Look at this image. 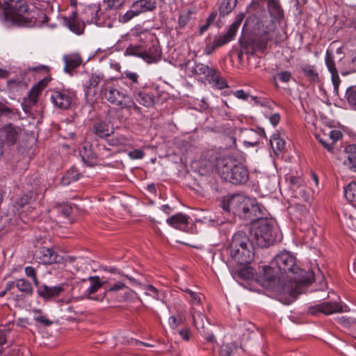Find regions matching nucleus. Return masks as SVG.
Listing matches in <instances>:
<instances>
[{"label": "nucleus", "mask_w": 356, "mask_h": 356, "mask_svg": "<svg viewBox=\"0 0 356 356\" xmlns=\"http://www.w3.org/2000/svg\"><path fill=\"white\" fill-rule=\"evenodd\" d=\"M104 96L111 104L122 108H131L134 105L136 108H138V106L134 104V102L131 100L127 94L115 87L106 88L104 91Z\"/></svg>", "instance_id": "obj_8"}, {"label": "nucleus", "mask_w": 356, "mask_h": 356, "mask_svg": "<svg viewBox=\"0 0 356 356\" xmlns=\"http://www.w3.org/2000/svg\"><path fill=\"white\" fill-rule=\"evenodd\" d=\"M7 87L13 94L20 93L26 88V84L22 79L17 78L7 81Z\"/></svg>", "instance_id": "obj_23"}, {"label": "nucleus", "mask_w": 356, "mask_h": 356, "mask_svg": "<svg viewBox=\"0 0 356 356\" xmlns=\"http://www.w3.org/2000/svg\"><path fill=\"white\" fill-rule=\"evenodd\" d=\"M193 320L194 325L200 334L205 337L207 341L211 343L215 341V337L213 333L210 332V323L204 314L200 312L194 311Z\"/></svg>", "instance_id": "obj_11"}, {"label": "nucleus", "mask_w": 356, "mask_h": 356, "mask_svg": "<svg viewBox=\"0 0 356 356\" xmlns=\"http://www.w3.org/2000/svg\"><path fill=\"white\" fill-rule=\"evenodd\" d=\"M244 17L245 14L243 13H239L236 16L234 22L229 28L231 30V32H234L236 34Z\"/></svg>", "instance_id": "obj_44"}, {"label": "nucleus", "mask_w": 356, "mask_h": 356, "mask_svg": "<svg viewBox=\"0 0 356 356\" xmlns=\"http://www.w3.org/2000/svg\"><path fill=\"white\" fill-rule=\"evenodd\" d=\"M36 197L37 194L35 192L30 191L21 196L18 199L17 204L19 205L20 207H23L25 205L31 204V202H34L36 200Z\"/></svg>", "instance_id": "obj_36"}, {"label": "nucleus", "mask_w": 356, "mask_h": 356, "mask_svg": "<svg viewBox=\"0 0 356 356\" xmlns=\"http://www.w3.org/2000/svg\"><path fill=\"white\" fill-rule=\"evenodd\" d=\"M207 81L218 89H223L227 87L226 81L220 76L216 70H213V73L211 74Z\"/></svg>", "instance_id": "obj_30"}, {"label": "nucleus", "mask_w": 356, "mask_h": 356, "mask_svg": "<svg viewBox=\"0 0 356 356\" xmlns=\"http://www.w3.org/2000/svg\"><path fill=\"white\" fill-rule=\"evenodd\" d=\"M217 48H218V46H217L216 42L213 41V42L207 44L204 49V53L207 55L211 54Z\"/></svg>", "instance_id": "obj_58"}, {"label": "nucleus", "mask_w": 356, "mask_h": 356, "mask_svg": "<svg viewBox=\"0 0 356 356\" xmlns=\"http://www.w3.org/2000/svg\"><path fill=\"white\" fill-rule=\"evenodd\" d=\"M155 8L156 3L152 0H138L131 4V10L120 16L119 20L121 23L125 24L141 13L153 11Z\"/></svg>", "instance_id": "obj_7"}, {"label": "nucleus", "mask_w": 356, "mask_h": 356, "mask_svg": "<svg viewBox=\"0 0 356 356\" xmlns=\"http://www.w3.org/2000/svg\"><path fill=\"white\" fill-rule=\"evenodd\" d=\"M129 156L131 159H140L145 156V153L142 149H136L129 152Z\"/></svg>", "instance_id": "obj_56"}, {"label": "nucleus", "mask_w": 356, "mask_h": 356, "mask_svg": "<svg viewBox=\"0 0 356 356\" xmlns=\"http://www.w3.org/2000/svg\"><path fill=\"white\" fill-rule=\"evenodd\" d=\"M191 18V12L190 11H186L180 14L179 17V28L184 27L187 23L189 22Z\"/></svg>", "instance_id": "obj_51"}, {"label": "nucleus", "mask_w": 356, "mask_h": 356, "mask_svg": "<svg viewBox=\"0 0 356 356\" xmlns=\"http://www.w3.org/2000/svg\"><path fill=\"white\" fill-rule=\"evenodd\" d=\"M235 33L234 32H231V30L229 29L227 33L223 35H218L215 38L214 42L218 46V47H222L234 39L235 36Z\"/></svg>", "instance_id": "obj_34"}, {"label": "nucleus", "mask_w": 356, "mask_h": 356, "mask_svg": "<svg viewBox=\"0 0 356 356\" xmlns=\"http://www.w3.org/2000/svg\"><path fill=\"white\" fill-rule=\"evenodd\" d=\"M134 97L138 102L146 107L153 106L155 104L154 96L149 95L143 90H136Z\"/></svg>", "instance_id": "obj_20"}, {"label": "nucleus", "mask_w": 356, "mask_h": 356, "mask_svg": "<svg viewBox=\"0 0 356 356\" xmlns=\"http://www.w3.org/2000/svg\"><path fill=\"white\" fill-rule=\"evenodd\" d=\"M270 123L274 126H277L280 121V115L278 113H275L269 118Z\"/></svg>", "instance_id": "obj_62"}, {"label": "nucleus", "mask_w": 356, "mask_h": 356, "mask_svg": "<svg viewBox=\"0 0 356 356\" xmlns=\"http://www.w3.org/2000/svg\"><path fill=\"white\" fill-rule=\"evenodd\" d=\"M270 143L275 154H278L282 152L285 147V141L280 138L279 134H274L270 139Z\"/></svg>", "instance_id": "obj_25"}, {"label": "nucleus", "mask_w": 356, "mask_h": 356, "mask_svg": "<svg viewBox=\"0 0 356 356\" xmlns=\"http://www.w3.org/2000/svg\"><path fill=\"white\" fill-rule=\"evenodd\" d=\"M63 291V288L60 286H47L44 285L38 290V294L44 298H50L58 296Z\"/></svg>", "instance_id": "obj_22"}, {"label": "nucleus", "mask_w": 356, "mask_h": 356, "mask_svg": "<svg viewBox=\"0 0 356 356\" xmlns=\"http://www.w3.org/2000/svg\"><path fill=\"white\" fill-rule=\"evenodd\" d=\"M93 130L95 134L99 138L107 137L113 132L109 125L102 122L94 124Z\"/></svg>", "instance_id": "obj_24"}, {"label": "nucleus", "mask_w": 356, "mask_h": 356, "mask_svg": "<svg viewBox=\"0 0 356 356\" xmlns=\"http://www.w3.org/2000/svg\"><path fill=\"white\" fill-rule=\"evenodd\" d=\"M217 170L224 180L234 185L243 184L249 179L248 168L234 158L226 157L218 160Z\"/></svg>", "instance_id": "obj_3"}, {"label": "nucleus", "mask_w": 356, "mask_h": 356, "mask_svg": "<svg viewBox=\"0 0 356 356\" xmlns=\"http://www.w3.org/2000/svg\"><path fill=\"white\" fill-rule=\"evenodd\" d=\"M33 312L36 314H38L39 315L38 316H34V320L44 325V326H50L53 324V322L51 321H50L49 319H48L45 316H42L41 315V310L40 309H35L33 310Z\"/></svg>", "instance_id": "obj_43"}, {"label": "nucleus", "mask_w": 356, "mask_h": 356, "mask_svg": "<svg viewBox=\"0 0 356 356\" xmlns=\"http://www.w3.org/2000/svg\"><path fill=\"white\" fill-rule=\"evenodd\" d=\"M124 289H127V286L122 282H118L115 283L113 285L111 286L108 289H106L105 294L108 292H113L121 291Z\"/></svg>", "instance_id": "obj_54"}, {"label": "nucleus", "mask_w": 356, "mask_h": 356, "mask_svg": "<svg viewBox=\"0 0 356 356\" xmlns=\"http://www.w3.org/2000/svg\"><path fill=\"white\" fill-rule=\"evenodd\" d=\"M76 99V93L72 90L64 89L52 92V103L60 109H67Z\"/></svg>", "instance_id": "obj_10"}, {"label": "nucleus", "mask_w": 356, "mask_h": 356, "mask_svg": "<svg viewBox=\"0 0 356 356\" xmlns=\"http://www.w3.org/2000/svg\"><path fill=\"white\" fill-rule=\"evenodd\" d=\"M106 10H118L124 6L125 0H105Z\"/></svg>", "instance_id": "obj_42"}, {"label": "nucleus", "mask_w": 356, "mask_h": 356, "mask_svg": "<svg viewBox=\"0 0 356 356\" xmlns=\"http://www.w3.org/2000/svg\"><path fill=\"white\" fill-rule=\"evenodd\" d=\"M110 145L121 148L128 145L129 140L123 136H116L109 140Z\"/></svg>", "instance_id": "obj_38"}, {"label": "nucleus", "mask_w": 356, "mask_h": 356, "mask_svg": "<svg viewBox=\"0 0 356 356\" xmlns=\"http://www.w3.org/2000/svg\"><path fill=\"white\" fill-rule=\"evenodd\" d=\"M237 0H222L219 7L220 16H225L236 7Z\"/></svg>", "instance_id": "obj_27"}, {"label": "nucleus", "mask_w": 356, "mask_h": 356, "mask_svg": "<svg viewBox=\"0 0 356 356\" xmlns=\"http://www.w3.org/2000/svg\"><path fill=\"white\" fill-rule=\"evenodd\" d=\"M124 76H125V78L130 80L131 81V83H138L139 76L136 72H133L127 70L124 72Z\"/></svg>", "instance_id": "obj_57"}, {"label": "nucleus", "mask_w": 356, "mask_h": 356, "mask_svg": "<svg viewBox=\"0 0 356 356\" xmlns=\"http://www.w3.org/2000/svg\"><path fill=\"white\" fill-rule=\"evenodd\" d=\"M51 212L53 213H59L67 217L72 213V207L70 204L66 203L58 204L51 209Z\"/></svg>", "instance_id": "obj_33"}, {"label": "nucleus", "mask_w": 356, "mask_h": 356, "mask_svg": "<svg viewBox=\"0 0 356 356\" xmlns=\"http://www.w3.org/2000/svg\"><path fill=\"white\" fill-rule=\"evenodd\" d=\"M179 335L186 341L190 338V332L188 329H183L179 331Z\"/></svg>", "instance_id": "obj_64"}, {"label": "nucleus", "mask_w": 356, "mask_h": 356, "mask_svg": "<svg viewBox=\"0 0 356 356\" xmlns=\"http://www.w3.org/2000/svg\"><path fill=\"white\" fill-rule=\"evenodd\" d=\"M25 273L26 275L31 277L35 284H38V279L36 277V272L33 267L32 266H27L25 268Z\"/></svg>", "instance_id": "obj_55"}, {"label": "nucleus", "mask_w": 356, "mask_h": 356, "mask_svg": "<svg viewBox=\"0 0 356 356\" xmlns=\"http://www.w3.org/2000/svg\"><path fill=\"white\" fill-rule=\"evenodd\" d=\"M42 82H40L35 86L30 91L29 97L31 101V104H35L38 101V97L43 88Z\"/></svg>", "instance_id": "obj_41"}, {"label": "nucleus", "mask_w": 356, "mask_h": 356, "mask_svg": "<svg viewBox=\"0 0 356 356\" xmlns=\"http://www.w3.org/2000/svg\"><path fill=\"white\" fill-rule=\"evenodd\" d=\"M65 71L70 72L82 63V58L78 54H70L63 56Z\"/></svg>", "instance_id": "obj_18"}, {"label": "nucleus", "mask_w": 356, "mask_h": 356, "mask_svg": "<svg viewBox=\"0 0 356 356\" xmlns=\"http://www.w3.org/2000/svg\"><path fill=\"white\" fill-rule=\"evenodd\" d=\"M356 147L350 145L346 148V155L343 163L350 170L356 172V154L352 153L355 152Z\"/></svg>", "instance_id": "obj_19"}, {"label": "nucleus", "mask_w": 356, "mask_h": 356, "mask_svg": "<svg viewBox=\"0 0 356 356\" xmlns=\"http://www.w3.org/2000/svg\"><path fill=\"white\" fill-rule=\"evenodd\" d=\"M223 209L251 223L259 220L263 216L261 208L255 199L240 195L231 197L227 204H223Z\"/></svg>", "instance_id": "obj_2"}, {"label": "nucleus", "mask_w": 356, "mask_h": 356, "mask_svg": "<svg viewBox=\"0 0 356 356\" xmlns=\"http://www.w3.org/2000/svg\"><path fill=\"white\" fill-rule=\"evenodd\" d=\"M179 323V322L175 316H172L169 318V324L172 329H176L178 327Z\"/></svg>", "instance_id": "obj_63"}, {"label": "nucleus", "mask_w": 356, "mask_h": 356, "mask_svg": "<svg viewBox=\"0 0 356 356\" xmlns=\"http://www.w3.org/2000/svg\"><path fill=\"white\" fill-rule=\"evenodd\" d=\"M16 286L19 291L26 293H31L33 291L31 283L25 279L18 280L16 282Z\"/></svg>", "instance_id": "obj_40"}, {"label": "nucleus", "mask_w": 356, "mask_h": 356, "mask_svg": "<svg viewBox=\"0 0 356 356\" xmlns=\"http://www.w3.org/2000/svg\"><path fill=\"white\" fill-rule=\"evenodd\" d=\"M325 64L332 74V81L335 90L338 89L340 83V79L338 74V72L335 67V64L333 60L331 53L328 51L326 52L325 56Z\"/></svg>", "instance_id": "obj_17"}, {"label": "nucleus", "mask_w": 356, "mask_h": 356, "mask_svg": "<svg viewBox=\"0 0 356 356\" xmlns=\"http://www.w3.org/2000/svg\"><path fill=\"white\" fill-rule=\"evenodd\" d=\"M1 136L6 143L11 145L15 144L17 139V132L12 127L6 126L1 131Z\"/></svg>", "instance_id": "obj_21"}, {"label": "nucleus", "mask_w": 356, "mask_h": 356, "mask_svg": "<svg viewBox=\"0 0 356 356\" xmlns=\"http://www.w3.org/2000/svg\"><path fill=\"white\" fill-rule=\"evenodd\" d=\"M191 302L193 305H200L201 303V295L197 293H191Z\"/></svg>", "instance_id": "obj_59"}, {"label": "nucleus", "mask_w": 356, "mask_h": 356, "mask_svg": "<svg viewBox=\"0 0 356 356\" xmlns=\"http://www.w3.org/2000/svg\"><path fill=\"white\" fill-rule=\"evenodd\" d=\"M35 259L40 264H52L59 263L63 259L53 249L42 247L39 248L35 253Z\"/></svg>", "instance_id": "obj_12"}, {"label": "nucleus", "mask_w": 356, "mask_h": 356, "mask_svg": "<svg viewBox=\"0 0 356 356\" xmlns=\"http://www.w3.org/2000/svg\"><path fill=\"white\" fill-rule=\"evenodd\" d=\"M327 134H323V136L318 135L316 138L322 144V145L329 152H332L334 149L332 144L327 140Z\"/></svg>", "instance_id": "obj_45"}, {"label": "nucleus", "mask_w": 356, "mask_h": 356, "mask_svg": "<svg viewBox=\"0 0 356 356\" xmlns=\"http://www.w3.org/2000/svg\"><path fill=\"white\" fill-rule=\"evenodd\" d=\"M327 134H323V136L318 135L316 138L322 144V145L329 152H332L334 149L332 144L327 140Z\"/></svg>", "instance_id": "obj_46"}, {"label": "nucleus", "mask_w": 356, "mask_h": 356, "mask_svg": "<svg viewBox=\"0 0 356 356\" xmlns=\"http://www.w3.org/2000/svg\"><path fill=\"white\" fill-rule=\"evenodd\" d=\"M243 232L239 231L233 236L227 249L231 258L238 264L250 263L253 259L252 245Z\"/></svg>", "instance_id": "obj_4"}, {"label": "nucleus", "mask_w": 356, "mask_h": 356, "mask_svg": "<svg viewBox=\"0 0 356 356\" xmlns=\"http://www.w3.org/2000/svg\"><path fill=\"white\" fill-rule=\"evenodd\" d=\"M104 76L101 74H92L86 83L85 95L88 101H93L97 94L95 88L102 81Z\"/></svg>", "instance_id": "obj_13"}, {"label": "nucleus", "mask_w": 356, "mask_h": 356, "mask_svg": "<svg viewBox=\"0 0 356 356\" xmlns=\"http://www.w3.org/2000/svg\"><path fill=\"white\" fill-rule=\"evenodd\" d=\"M65 24L72 31L78 35L83 33L85 24L77 18L76 12H73L67 19H65Z\"/></svg>", "instance_id": "obj_16"}, {"label": "nucleus", "mask_w": 356, "mask_h": 356, "mask_svg": "<svg viewBox=\"0 0 356 356\" xmlns=\"http://www.w3.org/2000/svg\"><path fill=\"white\" fill-rule=\"evenodd\" d=\"M4 17L7 21L13 24L24 23V15L29 12V8L26 0H3Z\"/></svg>", "instance_id": "obj_6"}, {"label": "nucleus", "mask_w": 356, "mask_h": 356, "mask_svg": "<svg viewBox=\"0 0 356 356\" xmlns=\"http://www.w3.org/2000/svg\"><path fill=\"white\" fill-rule=\"evenodd\" d=\"M166 222L175 229L185 231L188 225V217L179 213L168 218Z\"/></svg>", "instance_id": "obj_15"}, {"label": "nucleus", "mask_w": 356, "mask_h": 356, "mask_svg": "<svg viewBox=\"0 0 356 356\" xmlns=\"http://www.w3.org/2000/svg\"><path fill=\"white\" fill-rule=\"evenodd\" d=\"M257 51L264 52L267 48L268 42L271 40L268 32H264L260 36L254 38Z\"/></svg>", "instance_id": "obj_29"}, {"label": "nucleus", "mask_w": 356, "mask_h": 356, "mask_svg": "<svg viewBox=\"0 0 356 356\" xmlns=\"http://www.w3.org/2000/svg\"><path fill=\"white\" fill-rule=\"evenodd\" d=\"M240 45L243 51L248 54L253 55L257 51L256 44L254 39L248 40H240Z\"/></svg>", "instance_id": "obj_31"}, {"label": "nucleus", "mask_w": 356, "mask_h": 356, "mask_svg": "<svg viewBox=\"0 0 356 356\" xmlns=\"http://www.w3.org/2000/svg\"><path fill=\"white\" fill-rule=\"evenodd\" d=\"M79 176L80 173L77 169L73 167L63 176L62 182L64 185H68L71 182L78 180Z\"/></svg>", "instance_id": "obj_32"}, {"label": "nucleus", "mask_w": 356, "mask_h": 356, "mask_svg": "<svg viewBox=\"0 0 356 356\" xmlns=\"http://www.w3.org/2000/svg\"><path fill=\"white\" fill-rule=\"evenodd\" d=\"M347 306L343 303L336 301H327L309 307V313L312 315H317L322 313L325 315H331L335 313L347 312Z\"/></svg>", "instance_id": "obj_9"}, {"label": "nucleus", "mask_w": 356, "mask_h": 356, "mask_svg": "<svg viewBox=\"0 0 356 356\" xmlns=\"http://www.w3.org/2000/svg\"><path fill=\"white\" fill-rule=\"evenodd\" d=\"M344 195L346 200L350 202L356 201V183L350 182L344 188Z\"/></svg>", "instance_id": "obj_37"}, {"label": "nucleus", "mask_w": 356, "mask_h": 356, "mask_svg": "<svg viewBox=\"0 0 356 356\" xmlns=\"http://www.w3.org/2000/svg\"><path fill=\"white\" fill-rule=\"evenodd\" d=\"M265 3L267 4L269 14L273 18L280 19L283 17V10L277 0H258V1L254 3L253 6L260 4L264 5Z\"/></svg>", "instance_id": "obj_14"}, {"label": "nucleus", "mask_w": 356, "mask_h": 356, "mask_svg": "<svg viewBox=\"0 0 356 356\" xmlns=\"http://www.w3.org/2000/svg\"><path fill=\"white\" fill-rule=\"evenodd\" d=\"M83 161H89L94 158L93 151L89 143H84L79 150Z\"/></svg>", "instance_id": "obj_35"}, {"label": "nucleus", "mask_w": 356, "mask_h": 356, "mask_svg": "<svg viewBox=\"0 0 356 356\" xmlns=\"http://www.w3.org/2000/svg\"><path fill=\"white\" fill-rule=\"evenodd\" d=\"M234 95L237 98L243 99V100H246L249 97V95L248 93L245 92L243 90H236L234 92Z\"/></svg>", "instance_id": "obj_61"}, {"label": "nucleus", "mask_w": 356, "mask_h": 356, "mask_svg": "<svg viewBox=\"0 0 356 356\" xmlns=\"http://www.w3.org/2000/svg\"><path fill=\"white\" fill-rule=\"evenodd\" d=\"M214 70V68H211L204 64L196 63L193 67V72L195 74L204 76L207 80H208V78L213 73Z\"/></svg>", "instance_id": "obj_28"}, {"label": "nucleus", "mask_w": 356, "mask_h": 356, "mask_svg": "<svg viewBox=\"0 0 356 356\" xmlns=\"http://www.w3.org/2000/svg\"><path fill=\"white\" fill-rule=\"evenodd\" d=\"M264 277L284 305H290L302 293V287L314 280L312 271H303L297 265L296 258L289 252L277 254L270 266L264 268Z\"/></svg>", "instance_id": "obj_1"}, {"label": "nucleus", "mask_w": 356, "mask_h": 356, "mask_svg": "<svg viewBox=\"0 0 356 356\" xmlns=\"http://www.w3.org/2000/svg\"><path fill=\"white\" fill-rule=\"evenodd\" d=\"M327 134H323V136L318 135L316 138L322 144V145L329 152H332L334 149L332 144L327 140Z\"/></svg>", "instance_id": "obj_47"}, {"label": "nucleus", "mask_w": 356, "mask_h": 356, "mask_svg": "<svg viewBox=\"0 0 356 356\" xmlns=\"http://www.w3.org/2000/svg\"><path fill=\"white\" fill-rule=\"evenodd\" d=\"M89 280L91 284L86 290V293L88 296L95 293L102 286L99 277L97 276L90 277Z\"/></svg>", "instance_id": "obj_39"}, {"label": "nucleus", "mask_w": 356, "mask_h": 356, "mask_svg": "<svg viewBox=\"0 0 356 356\" xmlns=\"http://www.w3.org/2000/svg\"><path fill=\"white\" fill-rule=\"evenodd\" d=\"M348 103L356 109V88H348L346 92Z\"/></svg>", "instance_id": "obj_52"}, {"label": "nucleus", "mask_w": 356, "mask_h": 356, "mask_svg": "<svg viewBox=\"0 0 356 356\" xmlns=\"http://www.w3.org/2000/svg\"><path fill=\"white\" fill-rule=\"evenodd\" d=\"M301 69L307 79L313 83L319 82L318 74L315 70V67L308 64L302 65Z\"/></svg>", "instance_id": "obj_26"}, {"label": "nucleus", "mask_w": 356, "mask_h": 356, "mask_svg": "<svg viewBox=\"0 0 356 356\" xmlns=\"http://www.w3.org/2000/svg\"><path fill=\"white\" fill-rule=\"evenodd\" d=\"M252 243L260 248H266L276 241L277 231L267 219H260L253 230Z\"/></svg>", "instance_id": "obj_5"}, {"label": "nucleus", "mask_w": 356, "mask_h": 356, "mask_svg": "<svg viewBox=\"0 0 356 356\" xmlns=\"http://www.w3.org/2000/svg\"><path fill=\"white\" fill-rule=\"evenodd\" d=\"M276 76H277L279 79L284 83L289 82L292 77L291 73L289 71H283L277 73L276 76H274V80H275Z\"/></svg>", "instance_id": "obj_53"}, {"label": "nucleus", "mask_w": 356, "mask_h": 356, "mask_svg": "<svg viewBox=\"0 0 356 356\" xmlns=\"http://www.w3.org/2000/svg\"><path fill=\"white\" fill-rule=\"evenodd\" d=\"M140 56L143 58L147 63H153L158 60L159 54L156 52L153 54H150L149 52H143L140 54Z\"/></svg>", "instance_id": "obj_48"}, {"label": "nucleus", "mask_w": 356, "mask_h": 356, "mask_svg": "<svg viewBox=\"0 0 356 356\" xmlns=\"http://www.w3.org/2000/svg\"><path fill=\"white\" fill-rule=\"evenodd\" d=\"M235 346L232 343L223 344L220 347V356H231Z\"/></svg>", "instance_id": "obj_50"}, {"label": "nucleus", "mask_w": 356, "mask_h": 356, "mask_svg": "<svg viewBox=\"0 0 356 356\" xmlns=\"http://www.w3.org/2000/svg\"><path fill=\"white\" fill-rule=\"evenodd\" d=\"M327 140L332 144L334 146L335 143L342 137V134L339 130H332L327 135Z\"/></svg>", "instance_id": "obj_49"}, {"label": "nucleus", "mask_w": 356, "mask_h": 356, "mask_svg": "<svg viewBox=\"0 0 356 356\" xmlns=\"http://www.w3.org/2000/svg\"><path fill=\"white\" fill-rule=\"evenodd\" d=\"M147 289L149 291V292H145V295L152 296L156 299L159 298L157 297L158 290L155 287H154L152 285H149V286H147Z\"/></svg>", "instance_id": "obj_60"}]
</instances>
